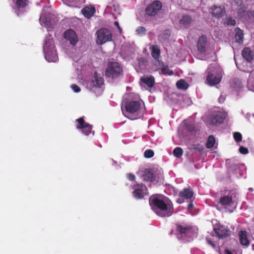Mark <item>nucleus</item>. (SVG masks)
Returning a JSON list of instances; mask_svg holds the SVG:
<instances>
[{
	"instance_id": "28",
	"label": "nucleus",
	"mask_w": 254,
	"mask_h": 254,
	"mask_svg": "<svg viewBox=\"0 0 254 254\" xmlns=\"http://www.w3.org/2000/svg\"><path fill=\"white\" fill-rule=\"evenodd\" d=\"M151 56L155 60L158 59L160 57V49L158 46L153 45L151 48Z\"/></svg>"
},
{
	"instance_id": "18",
	"label": "nucleus",
	"mask_w": 254,
	"mask_h": 254,
	"mask_svg": "<svg viewBox=\"0 0 254 254\" xmlns=\"http://www.w3.org/2000/svg\"><path fill=\"white\" fill-rule=\"evenodd\" d=\"M207 38L204 36H201L197 43V49L199 52L203 53L206 50Z\"/></svg>"
},
{
	"instance_id": "9",
	"label": "nucleus",
	"mask_w": 254,
	"mask_h": 254,
	"mask_svg": "<svg viewBox=\"0 0 254 254\" xmlns=\"http://www.w3.org/2000/svg\"><path fill=\"white\" fill-rule=\"evenodd\" d=\"M153 68L156 71H158L160 74L171 75L173 74L172 70H170L167 65H164L163 63L158 59L153 63Z\"/></svg>"
},
{
	"instance_id": "35",
	"label": "nucleus",
	"mask_w": 254,
	"mask_h": 254,
	"mask_svg": "<svg viewBox=\"0 0 254 254\" xmlns=\"http://www.w3.org/2000/svg\"><path fill=\"white\" fill-rule=\"evenodd\" d=\"M144 156L146 158H151L153 156L154 152L152 150L149 149V150H146L144 152Z\"/></svg>"
},
{
	"instance_id": "29",
	"label": "nucleus",
	"mask_w": 254,
	"mask_h": 254,
	"mask_svg": "<svg viewBox=\"0 0 254 254\" xmlns=\"http://www.w3.org/2000/svg\"><path fill=\"white\" fill-rule=\"evenodd\" d=\"M176 86L178 88L180 89H187L188 87V84L183 79H181L177 81Z\"/></svg>"
},
{
	"instance_id": "7",
	"label": "nucleus",
	"mask_w": 254,
	"mask_h": 254,
	"mask_svg": "<svg viewBox=\"0 0 254 254\" xmlns=\"http://www.w3.org/2000/svg\"><path fill=\"white\" fill-rule=\"evenodd\" d=\"M122 72V68L119 63L111 62L108 64L105 71V74L108 77L115 78L119 76Z\"/></svg>"
},
{
	"instance_id": "27",
	"label": "nucleus",
	"mask_w": 254,
	"mask_h": 254,
	"mask_svg": "<svg viewBox=\"0 0 254 254\" xmlns=\"http://www.w3.org/2000/svg\"><path fill=\"white\" fill-rule=\"evenodd\" d=\"M235 41L240 44H242L243 41V33L242 31L239 28L235 29Z\"/></svg>"
},
{
	"instance_id": "25",
	"label": "nucleus",
	"mask_w": 254,
	"mask_h": 254,
	"mask_svg": "<svg viewBox=\"0 0 254 254\" xmlns=\"http://www.w3.org/2000/svg\"><path fill=\"white\" fill-rule=\"evenodd\" d=\"M242 56L248 62H251L253 58V53L249 48H245L243 49Z\"/></svg>"
},
{
	"instance_id": "37",
	"label": "nucleus",
	"mask_w": 254,
	"mask_h": 254,
	"mask_svg": "<svg viewBox=\"0 0 254 254\" xmlns=\"http://www.w3.org/2000/svg\"><path fill=\"white\" fill-rule=\"evenodd\" d=\"M239 151L243 154H247L249 153V150L247 148L243 146H241L239 148Z\"/></svg>"
},
{
	"instance_id": "23",
	"label": "nucleus",
	"mask_w": 254,
	"mask_h": 254,
	"mask_svg": "<svg viewBox=\"0 0 254 254\" xmlns=\"http://www.w3.org/2000/svg\"><path fill=\"white\" fill-rule=\"evenodd\" d=\"M141 83L146 85L149 87H151L154 83V78L152 76H143L141 78Z\"/></svg>"
},
{
	"instance_id": "8",
	"label": "nucleus",
	"mask_w": 254,
	"mask_h": 254,
	"mask_svg": "<svg viewBox=\"0 0 254 254\" xmlns=\"http://www.w3.org/2000/svg\"><path fill=\"white\" fill-rule=\"evenodd\" d=\"M54 17V15L53 14H45L42 13L39 19L41 25L48 29L54 28L55 23Z\"/></svg>"
},
{
	"instance_id": "14",
	"label": "nucleus",
	"mask_w": 254,
	"mask_h": 254,
	"mask_svg": "<svg viewBox=\"0 0 254 254\" xmlns=\"http://www.w3.org/2000/svg\"><path fill=\"white\" fill-rule=\"evenodd\" d=\"M209 12L213 17L216 18H220L225 14V10L222 6L213 5L209 9Z\"/></svg>"
},
{
	"instance_id": "30",
	"label": "nucleus",
	"mask_w": 254,
	"mask_h": 254,
	"mask_svg": "<svg viewBox=\"0 0 254 254\" xmlns=\"http://www.w3.org/2000/svg\"><path fill=\"white\" fill-rule=\"evenodd\" d=\"M191 21V17L189 15H185L180 20V23L184 26L189 25Z\"/></svg>"
},
{
	"instance_id": "40",
	"label": "nucleus",
	"mask_w": 254,
	"mask_h": 254,
	"mask_svg": "<svg viewBox=\"0 0 254 254\" xmlns=\"http://www.w3.org/2000/svg\"><path fill=\"white\" fill-rule=\"evenodd\" d=\"M206 241H207V243L210 245H211L213 248H214L215 247V244L211 240H210L208 238H206Z\"/></svg>"
},
{
	"instance_id": "2",
	"label": "nucleus",
	"mask_w": 254,
	"mask_h": 254,
	"mask_svg": "<svg viewBox=\"0 0 254 254\" xmlns=\"http://www.w3.org/2000/svg\"><path fill=\"white\" fill-rule=\"evenodd\" d=\"M207 73L206 83L209 86L219 83L223 74L221 67L216 64L210 65L207 68Z\"/></svg>"
},
{
	"instance_id": "33",
	"label": "nucleus",
	"mask_w": 254,
	"mask_h": 254,
	"mask_svg": "<svg viewBox=\"0 0 254 254\" xmlns=\"http://www.w3.org/2000/svg\"><path fill=\"white\" fill-rule=\"evenodd\" d=\"M136 32L138 35H142L145 34L146 29L145 27L140 26L136 28Z\"/></svg>"
},
{
	"instance_id": "15",
	"label": "nucleus",
	"mask_w": 254,
	"mask_h": 254,
	"mask_svg": "<svg viewBox=\"0 0 254 254\" xmlns=\"http://www.w3.org/2000/svg\"><path fill=\"white\" fill-rule=\"evenodd\" d=\"M64 37L70 44L74 46L78 41L76 33L72 30L69 29L65 31Z\"/></svg>"
},
{
	"instance_id": "6",
	"label": "nucleus",
	"mask_w": 254,
	"mask_h": 254,
	"mask_svg": "<svg viewBox=\"0 0 254 254\" xmlns=\"http://www.w3.org/2000/svg\"><path fill=\"white\" fill-rule=\"evenodd\" d=\"M96 43L98 45H103L112 40L113 35L111 31L106 28H101L96 32Z\"/></svg>"
},
{
	"instance_id": "13",
	"label": "nucleus",
	"mask_w": 254,
	"mask_h": 254,
	"mask_svg": "<svg viewBox=\"0 0 254 254\" xmlns=\"http://www.w3.org/2000/svg\"><path fill=\"white\" fill-rule=\"evenodd\" d=\"M133 195L136 198H142L147 194V188L142 184L134 186Z\"/></svg>"
},
{
	"instance_id": "3",
	"label": "nucleus",
	"mask_w": 254,
	"mask_h": 254,
	"mask_svg": "<svg viewBox=\"0 0 254 254\" xmlns=\"http://www.w3.org/2000/svg\"><path fill=\"white\" fill-rule=\"evenodd\" d=\"M43 51L46 60L49 62H56L58 57L53 39L50 37L46 38L43 45Z\"/></svg>"
},
{
	"instance_id": "21",
	"label": "nucleus",
	"mask_w": 254,
	"mask_h": 254,
	"mask_svg": "<svg viewBox=\"0 0 254 254\" xmlns=\"http://www.w3.org/2000/svg\"><path fill=\"white\" fill-rule=\"evenodd\" d=\"M239 239L240 244L245 246H248L250 241L248 239L247 232L244 231H241L239 233Z\"/></svg>"
},
{
	"instance_id": "41",
	"label": "nucleus",
	"mask_w": 254,
	"mask_h": 254,
	"mask_svg": "<svg viewBox=\"0 0 254 254\" xmlns=\"http://www.w3.org/2000/svg\"><path fill=\"white\" fill-rule=\"evenodd\" d=\"M127 177L130 181H133L135 179L134 175L131 174H128Z\"/></svg>"
},
{
	"instance_id": "39",
	"label": "nucleus",
	"mask_w": 254,
	"mask_h": 254,
	"mask_svg": "<svg viewBox=\"0 0 254 254\" xmlns=\"http://www.w3.org/2000/svg\"><path fill=\"white\" fill-rule=\"evenodd\" d=\"M235 63H236V64L237 66V67L241 70H242V71H246L247 70L245 68H243L242 67H241V65H239L238 64V63H237L236 59H235Z\"/></svg>"
},
{
	"instance_id": "42",
	"label": "nucleus",
	"mask_w": 254,
	"mask_h": 254,
	"mask_svg": "<svg viewBox=\"0 0 254 254\" xmlns=\"http://www.w3.org/2000/svg\"><path fill=\"white\" fill-rule=\"evenodd\" d=\"M225 100V97L223 95H221L218 98V101L219 103H223Z\"/></svg>"
},
{
	"instance_id": "44",
	"label": "nucleus",
	"mask_w": 254,
	"mask_h": 254,
	"mask_svg": "<svg viewBox=\"0 0 254 254\" xmlns=\"http://www.w3.org/2000/svg\"><path fill=\"white\" fill-rule=\"evenodd\" d=\"M114 24H115V25H116L118 27V28L119 29L120 32H121V29L120 27L119 26V23L117 21H115V23H114Z\"/></svg>"
},
{
	"instance_id": "4",
	"label": "nucleus",
	"mask_w": 254,
	"mask_h": 254,
	"mask_svg": "<svg viewBox=\"0 0 254 254\" xmlns=\"http://www.w3.org/2000/svg\"><path fill=\"white\" fill-rule=\"evenodd\" d=\"M140 106V102L138 101L127 102L125 107L127 113L128 115H125V116L131 120H136L140 118L142 115Z\"/></svg>"
},
{
	"instance_id": "20",
	"label": "nucleus",
	"mask_w": 254,
	"mask_h": 254,
	"mask_svg": "<svg viewBox=\"0 0 254 254\" xmlns=\"http://www.w3.org/2000/svg\"><path fill=\"white\" fill-rule=\"evenodd\" d=\"M178 231L180 232V236H178L179 239L184 238L187 236H190L191 234V230L187 227H183L181 226H179L177 227Z\"/></svg>"
},
{
	"instance_id": "22",
	"label": "nucleus",
	"mask_w": 254,
	"mask_h": 254,
	"mask_svg": "<svg viewBox=\"0 0 254 254\" xmlns=\"http://www.w3.org/2000/svg\"><path fill=\"white\" fill-rule=\"evenodd\" d=\"M83 14L87 18L91 17L95 11V7L92 6H86L81 10Z\"/></svg>"
},
{
	"instance_id": "36",
	"label": "nucleus",
	"mask_w": 254,
	"mask_h": 254,
	"mask_svg": "<svg viewBox=\"0 0 254 254\" xmlns=\"http://www.w3.org/2000/svg\"><path fill=\"white\" fill-rule=\"evenodd\" d=\"M228 25H235L236 24V21L235 19H232L231 17L227 18L225 22Z\"/></svg>"
},
{
	"instance_id": "32",
	"label": "nucleus",
	"mask_w": 254,
	"mask_h": 254,
	"mask_svg": "<svg viewBox=\"0 0 254 254\" xmlns=\"http://www.w3.org/2000/svg\"><path fill=\"white\" fill-rule=\"evenodd\" d=\"M174 156L177 158H180L183 154V150L180 147H176L173 151Z\"/></svg>"
},
{
	"instance_id": "34",
	"label": "nucleus",
	"mask_w": 254,
	"mask_h": 254,
	"mask_svg": "<svg viewBox=\"0 0 254 254\" xmlns=\"http://www.w3.org/2000/svg\"><path fill=\"white\" fill-rule=\"evenodd\" d=\"M233 136L235 140L237 142L241 141L242 138V134L238 132H235L233 134Z\"/></svg>"
},
{
	"instance_id": "38",
	"label": "nucleus",
	"mask_w": 254,
	"mask_h": 254,
	"mask_svg": "<svg viewBox=\"0 0 254 254\" xmlns=\"http://www.w3.org/2000/svg\"><path fill=\"white\" fill-rule=\"evenodd\" d=\"M71 88L75 92H78L80 91V88L75 84H72Z\"/></svg>"
},
{
	"instance_id": "43",
	"label": "nucleus",
	"mask_w": 254,
	"mask_h": 254,
	"mask_svg": "<svg viewBox=\"0 0 254 254\" xmlns=\"http://www.w3.org/2000/svg\"><path fill=\"white\" fill-rule=\"evenodd\" d=\"M184 197H180V198H178L177 199V202L178 203H182L184 202Z\"/></svg>"
},
{
	"instance_id": "26",
	"label": "nucleus",
	"mask_w": 254,
	"mask_h": 254,
	"mask_svg": "<svg viewBox=\"0 0 254 254\" xmlns=\"http://www.w3.org/2000/svg\"><path fill=\"white\" fill-rule=\"evenodd\" d=\"M193 195L192 191L190 189H184L180 192L179 196L185 199H190Z\"/></svg>"
},
{
	"instance_id": "24",
	"label": "nucleus",
	"mask_w": 254,
	"mask_h": 254,
	"mask_svg": "<svg viewBox=\"0 0 254 254\" xmlns=\"http://www.w3.org/2000/svg\"><path fill=\"white\" fill-rule=\"evenodd\" d=\"M219 203L225 207L230 206L233 204L232 198L229 196H223L220 198Z\"/></svg>"
},
{
	"instance_id": "46",
	"label": "nucleus",
	"mask_w": 254,
	"mask_h": 254,
	"mask_svg": "<svg viewBox=\"0 0 254 254\" xmlns=\"http://www.w3.org/2000/svg\"><path fill=\"white\" fill-rule=\"evenodd\" d=\"M250 190H253V189H252V188H250Z\"/></svg>"
},
{
	"instance_id": "10",
	"label": "nucleus",
	"mask_w": 254,
	"mask_h": 254,
	"mask_svg": "<svg viewBox=\"0 0 254 254\" xmlns=\"http://www.w3.org/2000/svg\"><path fill=\"white\" fill-rule=\"evenodd\" d=\"M77 123L76 125V128L77 129H81L82 132L85 135H89L90 133L94 135V132L92 131V126L85 123L84 119L82 118H80L76 120Z\"/></svg>"
},
{
	"instance_id": "16",
	"label": "nucleus",
	"mask_w": 254,
	"mask_h": 254,
	"mask_svg": "<svg viewBox=\"0 0 254 254\" xmlns=\"http://www.w3.org/2000/svg\"><path fill=\"white\" fill-rule=\"evenodd\" d=\"M214 230L218 237L220 238L227 237L229 235L227 227L223 225H221L218 227H215Z\"/></svg>"
},
{
	"instance_id": "19",
	"label": "nucleus",
	"mask_w": 254,
	"mask_h": 254,
	"mask_svg": "<svg viewBox=\"0 0 254 254\" xmlns=\"http://www.w3.org/2000/svg\"><path fill=\"white\" fill-rule=\"evenodd\" d=\"M12 1L14 3L13 7L15 9L17 15H19L17 10H20L21 8L26 6L27 4V0H12Z\"/></svg>"
},
{
	"instance_id": "17",
	"label": "nucleus",
	"mask_w": 254,
	"mask_h": 254,
	"mask_svg": "<svg viewBox=\"0 0 254 254\" xmlns=\"http://www.w3.org/2000/svg\"><path fill=\"white\" fill-rule=\"evenodd\" d=\"M139 173L144 181L152 182L154 180V174L151 170L145 169L144 171H140Z\"/></svg>"
},
{
	"instance_id": "1",
	"label": "nucleus",
	"mask_w": 254,
	"mask_h": 254,
	"mask_svg": "<svg viewBox=\"0 0 254 254\" xmlns=\"http://www.w3.org/2000/svg\"><path fill=\"white\" fill-rule=\"evenodd\" d=\"M149 204L153 211L161 217H167L173 213V204L170 200L162 195H155L149 198Z\"/></svg>"
},
{
	"instance_id": "45",
	"label": "nucleus",
	"mask_w": 254,
	"mask_h": 254,
	"mask_svg": "<svg viewBox=\"0 0 254 254\" xmlns=\"http://www.w3.org/2000/svg\"><path fill=\"white\" fill-rule=\"evenodd\" d=\"M193 207V204L192 203H190L188 206V208L189 210H190L192 207Z\"/></svg>"
},
{
	"instance_id": "5",
	"label": "nucleus",
	"mask_w": 254,
	"mask_h": 254,
	"mask_svg": "<svg viewBox=\"0 0 254 254\" xmlns=\"http://www.w3.org/2000/svg\"><path fill=\"white\" fill-rule=\"evenodd\" d=\"M104 79L98 74L95 73L90 81L87 83V87L98 95H100L103 91Z\"/></svg>"
},
{
	"instance_id": "12",
	"label": "nucleus",
	"mask_w": 254,
	"mask_h": 254,
	"mask_svg": "<svg viewBox=\"0 0 254 254\" xmlns=\"http://www.w3.org/2000/svg\"><path fill=\"white\" fill-rule=\"evenodd\" d=\"M162 3L156 0L149 4L146 8V13L149 16H154L161 10Z\"/></svg>"
},
{
	"instance_id": "31",
	"label": "nucleus",
	"mask_w": 254,
	"mask_h": 254,
	"mask_svg": "<svg viewBox=\"0 0 254 254\" xmlns=\"http://www.w3.org/2000/svg\"><path fill=\"white\" fill-rule=\"evenodd\" d=\"M215 142V139L213 136H209L208 137L207 143H206V147L208 148H210L212 147Z\"/></svg>"
},
{
	"instance_id": "11",
	"label": "nucleus",
	"mask_w": 254,
	"mask_h": 254,
	"mask_svg": "<svg viewBox=\"0 0 254 254\" xmlns=\"http://www.w3.org/2000/svg\"><path fill=\"white\" fill-rule=\"evenodd\" d=\"M227 114L223 111L214 112L209 119L208 123L210 125L221 123L226 118Z\"/></svg>"
}]
</instances>
